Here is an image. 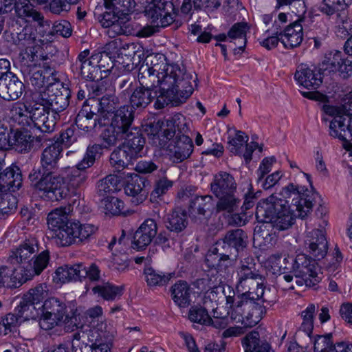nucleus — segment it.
<instances>
[{
	"label": "nucleus",
	"instance_id": "nucleus-1",
	"mask_svg": "<svg viewBox=\"0 0 352 352\" xmlns=\"http://www.w3.org/2000/svg\"><path fill=\"white\" fill-rule=\"evenodd\" d=\"M141 87L153 91L159 86L156 109L178 106L186 102L197 86V76L178 65H169L164 56L150 55L140 66L138 75Z\"/></svg>",
	"mask_w": 352,
	"mask_h": 352
},
{
	"label": "nucleus",
	"instance_id": "nucleus-2",
	"mask_svg": "<svg viewBox=\"0 0 352 352\" xmlns=\"http://www.w3.org/2000/svg\"><path fill=\"white\" fill-rule=\"evenodd\" d=\"M280 198L270 196L256 206L258 222L270 223L278 230H287L295 219H303L312 210L314 193L307 187L291 182L280 192Z\"/></svg>",
	"mask_w": 352,
	"mask_h": 352
},
{
	"label": "nucleus",
	"instance_id": "nucleus-3",
	"mask_svg": "<svg viewBox=\"0 0 352 352\" xmlns=\"http://www.w3.org/2000/svg\"><path fill=\"white\" fill-rule=\"evenodd\" d=\"M62 151V146L58 142L45 148L41 155L40 166L34 167L28 176L31 186L52 201L63 199L69 192L58 165Z\"/></svg>",
	"mask_w": 352,
	"mask_h": 352
},
{
	"label": "nucleus",
	"instance_id": "nucleus-4",
	"mask_svg": "<svg viewBox=\"0 0 352 352\" xmlns=\"http://www.w3.org/2000/svg\"><path fill=\"white\" fill-rule=\"evenodd\" d=\"M175 133L173 119L150 124L149 134L152 144L164 149L173 162L180 163L192 154L193 143L188 135L179 133L175 135Z\"/></svg>",
	"mask_w": 352,
	"mask_h": 352
},
{
	"label": "nucleus",
	"instance_id": "nucleus-5",
	"mask_svg": "<svg viewBox=\"0 0 352 352\" xmlns=\"http://www.w3.org/2000/svg\"><path fill=\"white\" fill-rule=\"evenodd\" d=\"M70 91L62 86L59 82L44 88L43 90L32 91L31 100L36 103L38 109H43L48 118H54L56 122V116L63 111L69 105Z\"/></svg>",
	"mask_w": 352,
	"mask_h": 352
},
{
	"label": "nucleus",
	"instance_id": "nucleus-6",
	"mask_svg": "<svg viewBox=\"0 0 352 352\" xmlns=\"http://www.w3.org/2000/svg\"><path fill=\"white\" fill-rule=\"evenodd\" d=\"M43 315L39 320V325L44 330H50L56 326L65 324L67 331H73L70 324L76 326V316L69 317L65 304L56 298L45 300L42 305Z\"/></svg>",
	"mask_w": 352,
	"mask_h": 352
},
{
	"label": "nucleus",
	"instance_id": "nucleus-7",
	"mask_svg": "<svg viewBox=\"0 0 352 352\" xmlns=\"http://www.w3.org/2000/svg\"><path fill=\"white\" fill-rule=\"evenodd\" d=\"M242 294L237 296V300L233 309L228 314L230 318L236 322H241L245 327H252L256 325L261 319L263 307L254 301V296H248Z\"/></svg>",
	"mask_w": 352,
	"mask_h": 352
},
{
	"label": "nucleus",
	"instance_id": "nucleus-8",
	"mask_svg": "<svg viewBox=\"0 0 352 352\" xmlns=\"http://www.w3.org/2000/svg\"><path fill=\"white\" fill-rule=\"evenodd\" d=\"M36 106V104L28 106L16 103L12 109L13 116L23 126H30L32 123L42 133L52 132L55 129L54 118H48V115L44 113L43 109H38Z\"/></svg>",
	"mask_w": 352,
	"mask_h": 352
},
{
	"label": "nucleus",
	"instance_id": "nucleus-9",
	"mask_svg": "<svg viewBox=\"0 0 352 352\" xmlns=\"http://www.w3.org/2000/svg\"><path fill=\"white\" fill-rule=\"evenodd\" d=\"M133 118V113L129 107L124 105L118 109L111 118L110 126L101 133V138L106 146H114L124 140L127 129L132 124Z\"/></svg>",
	"mask_w": 352,
	"mask_h": 352
},
{
	"label": "nucleus",
	"instance_id": "nucleus-10",
	"mask_svg": "<svg viewBox=\"0 0 352 352\" xmlns=\"http://www.w3.org/2000/svg\"><path fill=\"white\" fill-rule=\"evenodd\" d=\"M297 278V283L313 287L322 279L320 267L315 259L308 258L305 254H299L294 259V263L290 272Z\"/></svg>",
	"mask_w": 352,
	"mask_h": 352
},
{
	"label": "nucleus",
	"instance_id": "nucleus-11",
	"mask_svg": "<svg viewBox=\"0 0 352 352\" xmlns=\"http://www.w3.org/2000/svg\"><path fill=\"white\" fill-rule=\"evenodd\" d=\"M96 228L92 224H80L70 222L63 228L54 232L52 237L60 246H69L75 243L82 242L95 232Z\"/></svg>",
	"mask_w": 352,
	"mask_h": 352
},
{
	"label": "nucleus",
	"instance_id": "nucleus-12",
	"mask_svg": "<svg viewBox=\"0 0 352 352\" xmlns=\"http://www.w3.org/2000/svg\"><path fill=\"white\" fill-rule=\"evenodd\" d=\"M100 270L98 267L92 263L86 267L83 263H76L73 265H64L58 267L56 271L57 278L62 283L70 280H81L82 278H88L92 281L100 278Z\"/></svg>",
	"mask_w": 352,
	"mask_h": 352
},
{
	"label": "nucleus",
	"instance_id": "nucleus-13",
	"mask_svg": "<svg viewBox=\"0 0 352 352\" xmlns=\"http://www.w3.org/2000/svg\"><path fill=\"white\" fill-rule=\"evenodd\" d=\"M174 6L167 0H153L146 8V16L152 20L153 23L166 27L174 21L172 12Z\"/></svg>",
	"mask_w": 352,
	"mask_h": 352
},
{
	"label": "nucleus",
	"instance_id": "nucleus-14",
	"mask_svg": "<svg viewBox=\"0 0 352 352\" xmlns=\"http://www.w3.org/2000/svg\"><path fill=\"white\" fill-rule=\"evenodd\" d=\"M329 124V135L339 138L343 142V147L352 152V118L346 117L340 113L334 114Z\"/></svg>",
	"mask_w": 352,
	"mask_h": 352
},
{
	"label": "nucleus",
	"instance_id": "nucleus-15",
	"mask_svg": "<svg viewBox=\"0 0 352 352\" xmlns=\"http://www.w3.org/2000/svg\"><path fill=\"white\" fill-rule=\"evenodd\" d=\"M113 334L109 331L107 322L100 324L89 336L91 345H85L86 352H111Z\"/></svg>",
	"mask_w": 352,
	"mask_h": 352
},
{
	"label": "nucleus",
	"instance_id": "nucleus-16",
	"mask_svg": "<svg viewBox=\"0 0 352 352\" xmlns=\"http://www.w3.org/2000/svg\"><path fill=\"white\" fill-rule=\"evenodd\" d=\"M38 251V244L36 239H25L16 248L11 250L7 258V262L12 265V267H15V265H20L25 269Z\"/></svg>",
	"mask_w": 352,
	"mask_h": 352
},
{
	"label": "nucleus",
	"instance_id": "nucleus-17",
	"mask_svg": "<svg viewBox=\"0 0 352 352\" xmlns=\"http://www.w3.org/2000/svg\"><path fill=\"white\" fill-rule=\"evenodd\" d=\"M305 247L315 260H320L326 256L328 243L322 229H315L308 232L305 240Z\"/></svg>",
	"mask_w": 352,
	"mask_h": 352
},
{
	"label": "nucleus",
	"instance_id": "nucleus-18",
	"mask_svg": "<svg viewBox=\"0 0 352 352\" xmlns=\"http://www.w3.org/2000/svg\"><path fill=\"white\" fill-rule=\"evenodd\" d=\"M75 123L78 128L86 132L94 130L97 126L99 127L107 124L105 118L102 119L94 109V104L86 103L77 114Z\"/></svg>",
	"mask_w": 352,
	"mask_h": 352
},
{
	"label": "nucleus",
	"instance_id": "nucleus-19",
	"mask_svg": "<svg viewBox=\"0 0 352 352\" xmlns=\"http://www.w3.org/2000/svg\"><path fill=\"white\" fill-rule=\"evenodd\" d=\"M46 133L43 135L34 137L28 130L16 131L13 136V144L16 151L19 153H25L30 151L32 148L37 149L44 142L47 140Z\"/></svg>",
	"mask_w": 352,
	"mask_h": 352
},
{
	"label": "nucleus",
	"instance_id": "nucleus-20",
	"mask_svg": "<svg viewBox=\"0 0 352 352\" xmlns=\"http://www.w3.org/2000/svg\"><path fill=\"white\" fill-rule=\"evenodd\" d=\"M157 232V226L155 221L151 219L145 220L134 233L131 247L137 250L144 249L151 244Z\"/></svg>",
	"mask_w": 352,
	"mask_h": 352
},
{
	"label": "nucleus",
	"instance_id": "nucleus-21",
	"mask_svg": "<svg viewBox=\"0 0 352 352\" xmlns=\"http://www.w3.org/2000/svg\"><path fill=\"white\" fill-rule=\"evenodd\" d=\"M28 75L30 82L35 88L34 91L43 90L58 81L55 70L50 67L42 69L34 66L30 69Z\"/></svg>",
	"mask_w": 352,
	"mask_h": 352
},
{
	"label": "nucleus",
	"instance_id": "nucleus-22",
	"mask_svg": "<svg viewBox=\"0 0 352 352\" xmlns=\"http://www.w3.org/2000/svg\"><path fill=\"white\" fill-rule=\"evenodd\" d=\"M24 90L23 83L14 75H8L0 79V98L5 100L19 98Z\"/></svg>",
	"mask_w": 352,
	"mask_h": 352
},
{
	"label": "nucleus",
	"instance_id": "nucleus-23",
	"mask_svg": "<svg viewBox=\"0 0 352 352\" xmlns=\"http://www.w3.org/2000/svg\"><path fill=\"white\" fill-rule=\"evenodd\" d=\"M295 78L299 85L307 89H316L322 82L320 69H311L306 65H300L298 67L295 73Z\"/></svg>",
	"mask_w": 352,
	"mask_h": 352
},
{
	"label": "nucleus",
	"instance_id": "nucleus-24",
	"mask_svg": "<svg viewBox=\"0 0 352 352\" xmlns=\"http://www.w3.org/2000/svg\"><path fill=\"white\" fill-rule=\"evenodd\" d=\"M100 17V22L102 27L107 28V34L109 37L114 38L118 35L130 33V27L126 21H124V17L109 13H102Z\"/></svg>",
	"mask_w": 352,
	"mask_h": 352
},
{
	"label": "nucleus",
	"instance_id": "nucleus-25",
	"mask_svg": "<svg viewBox=\"0 0 352 352\" xmlns=\"http://www.w3.org/2000/svg\"><path fill=\"white\" fill-rule=\"evenodd\" d=\"M236 186L234 177L227 172H219L216 174L210 184L211 191L214 196L236 192Z\"/></svg>",
	"mask_w": 352,
	"mask_h": 352
},
{
	"label": "nucleus",
	"instance_id": "nucleus-26",
	"mask_svg": "<svg viewBox=\"0 0 352 352\" xmlns=\"http://www.w3.org/2000/svg\"><path fill=\"white\" fill-rule=\"evenodd\" d=\"M214 207L213 197L210 195L197 196L190 201V216L195 221H201L210 213Z\"/></svg>",
	"mask_w": 352,
	"mask_h": 352
},
{
	"label": "nucleus",
	"instance_id": "nucleus-27",
	"mask_svg": "<svg viewBox=\"0 0 352 352\" xmlns=\"http://www.w3.org/2000/svg\"><path fill=\"white\" fill-rule=\"evenodd\" d=\"M347 65L342 57V53L340 51H331L325 54L324 59L320 65V71L323 75L331 73H344Z\"/></svg>",
	"mask_w": 352,
	"mask_h": 352
},
{
	"label": "nucleus",
	"instance_id": "nucleus-28",
	"mask_svg": "<svg viewBox=\"0 0 352 352\" xmlns=\"http://www.w3.org/2000/svg\"><path fill=\"white\" fill-rule=\"evenodd\" d=\"M145 179L138 175L131 176L124 186V192L126 195L132 197L131 201L138 205L142 203L146 197V191L144 189Z\"/></svg>",
	"mask_w": 352,
	"mask_h": 352
},
{
	"label": "nucleus",
	"instance_id": "nucleus-29",
	"mask_svg": "<svg viewBox=\"0 0 352 352\" xmlns=\"http://www.w3.org/2000/svg\"><path fill=\"white\" fill-rule=\"evenodd\" d=\"M158 93L157 91H153L142 87L136 88L133 90L130 96L129 101L131 107H128L132 112V109H144L154 98L157 100V97L159 96Z\"/></svg>",
	"mask_w": 352,
	"mask_h": 352
},
{
	"label": "nucleus",
	"instance_id": "nucleus-30",
	"mask_svg": "<svg viewBox=\"0 0 352 352\" xmlns=\"http://www.w3.org/2000/svg\"><path fill=\"white\" fill-rule=\"evenodd\" d=\"M89 102H94V109L105 120L108 116H114L118 110V98L113 94H107L98 100H91Z\"/></svg>",
	"mask_w": 352,
	"mask_h": 352
},
{
	"label": "nucleus",
	"instance_id": "nucleus-31",
	"mask_svg": "<svg viewBox=\"0 0 352 352\" xmlns=\"http://www.w3.org/2000/svg\"><path fill=\"white\" fill-rule=\"evenodd\" d=\"M124 140L126 141L122 144L129 148L130 152L133 153V155L135 159L141 156L145 144V139L138 127L130 124V127H128Z\"/></svg>",
	"mask_w": 352,
	"mask_h": 352
},
{
	"label": "nucleus",
	"instance_id": "nucleus-32",
	"mask_svg": "<svg viewBox=\"0 0 352 352\" xmlns=\"http://www.w3.org/2000/svg\"><path fill=\"white\" fill-rule=\"evenodd\" d=\"M303 19L296 21L288 25L284 30L281 38V42L285 47L294 48L300 45L302 41V25L301 22Z\"/></svg>",
	"mask_w": 352,
	"mask_h": 352
},
{
	"label": "nucleus",
	"instance_id": "nucleus-33",
	"mask_svg": "<svg viewBox=\"0 0 352 352\" xmlns=\"http://www.w3.org/2000/svg\"><path fill=\"white\" fill-rule=\"evenodd\" d=\"M22 174L17 166H8V170L0 176V186L1 188L15 191L22 185Z\"/></svg>",
	"mask_w": 352,
	"mask_h": 352
},
{
	"label": "nucleus",
	"instance_id": "nucleus-34",
	"mask_svg": "<svg viewBox=\"0 0 352 352\" xmlns=\"http://www.w3.org/2000/svg\"><path fill=\"white\" fill-rule=\"evenodd\" d=\"M100 324V322L98 323L96 325H94L93 328H90L88 325H81L80 329H78L77 324L75 326L78 331L72 336V349L73 352H86V350H84V346L87 345L85 342L87 340L89 342V336L94 330H96V328ZM74 323L70 324V328L73 329V331L74 330Z\"/></svg>",
	"mask_w": 352,
	"mask_h": 352
},
{
	"label": "nucleus",
	"instance_id": "nucleus-35",
	"mask_svg": "<svg viewBox=\"0 0 352 352\" xmlns=\"http://www.w3.org/2000/svg\"><path fill=\"white\" fill-rule=\"evenodd\" d=\"M173 301L180 307H186L191 302L192 289L185 281L176 283L171 288Z\"/></svg>",
	"mask_w": 352,
	"mask_h": 352
},
{
	"label": "nucleus",
	"instance_id": "nucleus-36",
	"mask_svg": "<svg viewBox=\"0 0 352 352\" xmlns=\"http://www.w3.org/2000/svg\"><path fill=\"white\" fill-rule=\"evenodd\" d=\"M134 0H104L105 11L103 13L124 17L135 6Z\"/></svg>",
	"mask_w": 352,
	"mask_h": 352
},
{
	"label": "nucleus",
	"instance_id": "nucleus-37",
	"mask_svg": "<svg viewBox=\"0 0 352 352\" xmlns=\"http://www.w3.org/2000/svg\"><path fill=\"white\" fill-rule=\"evenodd\" d=\"M14 11L19 18L32 19L39 23L43 21V15L34 8V6L30 3V0H17Z\"/></svg>",
	"mask_w": 352,
	"mask_h": 352
},
{
	"label": "nucleus",
	"instance_id": "nucleus-38",
	"mask_svg": "<svg viewBox=\"0 0 352 352\" xmlns=\"http://www.w3.org/2000/svg\"><path fill=\"white\" fill-rule=\"evenodd\" d=\"M187 226L188 217L185 210L177 208L168 214L166 226L170 231L179 233L183 231Z\"/></svg>",
	"mask_w": 352,
	"mask_h": 352
},
{
	"label": "nucleus",
	"instance_id": "nucleus-39",
	"mask_svg": "<svg viewBox=\"0 0 352 352\" xmlns=\"http://www.w3.org/2000/svg\"><path fill=\"white\" fill-rule=\"evenodd\" d=\"M14 43L21 50L24 49L25 53L30 56L31 60H33L34 54L32 51L35 43V34L31 26L26 25L21 32L17 34Z\"/></svg>",
	"mask_w": 352,
	"mask_h": 352
},
{
	"label": "nucleus",
	"instance_id": "nucleus-40",
	"mask_svg": "<svg viewBox=\"0 0 352 352\" xmlns=\"http://www.w3.org/2000/svg\"><path fill=\"white\" fill-rule=\"evenodd\" d=\"M135 159L129 148L122 144L111 154L110 163L119 171L120 168H125Z\"/></svg>",
	"mask_w": 352,
	"mask_h": 352
},
{
	"label": "nucleus",
	"instance_id": "nucleus-41",
	"mask_svg": "<svg viewBox=\"0 0 352 352\" xmlns=\"http://www.w3.org/2000/svg\"><path fill=\"white\" fill-rule=\"evenodd\" d=\"M215 197L218 198L215 205L217 212L233 213L238 210L241 204V199L236 195V192Z\"/></svg>",
	"mask_w": 352,
	"mask_h": 352
},
{
	"label": "nucleus",
	"instance_id": "nucleus-42",
	"mask_svg": "<svg viewBox=\"0 0 352 352\" xmlns=\"http://www.w3.org/2000/svg\"><path fill=\"white\" fill-rule=\"evenodd\" d=\"M245 352H270V346L267 342H261L259 340V334L253 331L247 334L242 340Z\"/></svg>",
	"mask_w": 352,
	"mask_h": 352
},
{
	"label": "nucleus",
	"instance_id": "nucleus-43",
	"mask_svg": "<svg viewBox=\"0 0 352 352\" xmlns=\"http://www.w3.org/2000/svg\"><path fill=\"white\" fill-rule=\"evenodd\" d=\"M49 261L50 252L48 250H44L37 256L35 254L25 270L29 272L30 276L39 275L47 267Z\"/></svg>",
	"mask_w": 352,
	"mask_h": 352
},
{
	"label": "nucleus",
	"instance_id": "nucleus-44",
	"mask_svg": "<svg viewBox=\"0 0 352 352\" xmlns=\"http://www.w3.org/2000/svg\"><path fill=\"white\" fill-rule=\"evenodd\" d=\"M72 69L74 71H79L82 78L87 80L96 81L102 78V76L100 75V69L96 64V60L84 61L78 64V66L72 68Z\"/></svg>",
	"mask_w": 352,
	"mask_h": 352
},
{
	"label": "nucleus",
	"instance_id": "nucleus-45",
	"mask_svg": "<svg viewBox=\"0 0 352 352\" xmlns=\"http://www.w3.org/2000/svg\"><path fill=\"white\" fill-rule=\"evenodd\" d=\"M47 226L54 233L70 223L66 212L61 208H56L49 213L47 219Z\"/></svg>",
	"mask_w": 352,
	"mask_h": 352
},
{
	"label": "nucleus",
	"instance_id": "nucleus-46",
	"mask_svg": "<svg viewBox=\"0 0 352 352\" xmlns=\"http://www.w3.org/2000/svg\"><path fill=\"white\" fill-rule=\"evenodd\" d=\"M250 30L247 23L241 22L234 24L228 33V37L232 41L237 40L239 42V50H243L246 45V34Z\"/></svg>",
	"mask_w": 352,
	"mask_h": 352
},
{
	"label": "nucleus",
	"instance_id": "nucleus-47",
	"mask_svg": "<svg viewBox=\"0 0 352 352\" xmlns=\"http://www.w3.org/2000/svg\"><path fill=\"white\" fill-rule=\"evenodd\" d=\"M231 249H234L236 252L243 250L246 246L247 235L241 229H236L227 232L224 236Z\"/></svg>",
	"mask_w": 352,
	"mask_h": 352
},
{
	"label": "nucleus",
	"instance_id": "nucleus-48",
	"mask_svg": "<svg viewBox=\"0 0 352 352\" xmlns=\"http://www.w3.org/2000/svg\"><path fill=\"white\" fill-rule=\"evenodd\" d=\"M92 291L95 294H98L104 300H113L117 296H122L123 287L122 286H114L109 283H106L94 287Z\"/></svg>",
	"mask_w": 352,
	"mask_h": 352
},
{
	"label": "nucleus",
	"instance_id": "nucleus-49",
	"mask_svg": "<svg viewBox=\"0 0 352 352\" xmlns=\"http://www.w3.org/2000/svg\"><path fill=\"white\" fill-rule=\"evenodd\" d=\"M23 295L25 296V300L31 302L34 305H37L43 302L44 300H47L49 296V289L47 284L41 283L30 289Z\"/></svg>",
	"mask_w": 352,
	"mask_h": 352
},
{
	"label": "nucleus",
	"instance_id": "nucleus-50",
	"mask_svg": "<svg viewBox=\"0 0 352 352\" xmlns=\"http://www.w3.org/2000/svg\"><path fill=\"white\" fill-rule=\"evenodd\" d=\"M102 146L100 144L89 146L82 160L76 165L78 170H84L94 165L95 161L102 154Z\"/></svg>",
	"mask_w": 352,
	"mask_h": 352
},
{
	"label": "nucleus",
	"instance_id": "nucleus-51",
	"mask_svg": "<svg viewBox=\"0 0 352 352\" xmlns=\"http://www.w3.org/2000/svg\"><path fill=\"white\" fill-rule=\"evenodd\" d=\"M120 179L115 175H107L104 179L100 180L97 185L98 192L100 196H104L107 194L114 192L118 189Z\"/></svg>",
	"mask_w": 352,
	"mask_h": 352
},
{
	"label": "nucleus",
	"instance_id": "nucleus-52",
	"mask_svg": "<svg viewBox=\"0 0 352 352\" xmlns=\"http://www.w3.org/2000/svg\"><path fill=\"white\" fill-rule=\"evenodd\" d=\"M205 261L208 267L214 268L219 271L225 270L231 265V259H225L211 249L207 253Z\"/></svg>",
	"mask_w": 352,
	"mask_h": 352
},
{
	"label": "nucleus",
	"instance_id": "nucleus-53",
	"mask_svg": "<svg viewBox=\"0 0 352 352\" xmlns=\"http://www.w3.org/2000/svg\"><path fill=\"white\" fill-rule=\"evenodd\" d=\"M209 313L210 312L201 306H194L189 310L188 318L193 322L210 325L212 318Z\"/></svg>",
	"mask_w": 352,
	"mask_h": 352
},
{
	"label": "nucleus",
	"instance_id": "nucleus-54",
	"mask_svg": "<svg viewBox=\"0 0 352 352\" xmlns=\"http://www.w3.org/2000/svg\"><path fill=\"white\" fill-rule=\"evenodd\" d=\"M314 352H333L336 344L333 343L332 335H316L314 339Z\"/></svg>",
	"mask_w": 352,
	"mask_h": 352
},
{
	"label": "nucleus",
	"instance_id": "nucleus-55",
	"mask_svg": "<svg viewBox=\"0 0 352 352\" xmlns=\"http://www.w3.org/2000/svg\"><path fill=\"white\" fill-rule=\"evenodd\" d=\"M336 24L338 25V34L345 36L352 34V20L348 17L347 12L341 10L336 14Z\"/></svg>",
	"mask_w": 352,
	"mask_h": 352
},
{
	"label": "nucleus",
	"instance_id": "nucleus-56",
	"mask_svg": "<svg viewBox=\"0 0 352 352\" xmlns=\"http://www.w3.org/2000/svg\"><path fill=\"white\" fill-rule=\"evenodd\" d=\"M102 201L106 214L119 215L123 212L124 202L121 199L115 197L107 196Z\"/></svg>",
	"mask_w": 352,
	"mask_h": 352
},
{
	"label": "nucleus",
	"instance_id": "nucleus-57",
	"mask_svg": "<svg viewBox=\"0 0 352 352\" xmlns=\"http://www.w3.org/2000/svg\"><path fill=\"white\" fill-rule=\"evenodd\" d=\"M318 307L314 304L309 305L305 310L302 311L301 316L302 322L299 329H305L307 332L312 333L314 329V319L316 311H318Z\"/></svg>",
	"mask_w": 352,
	"mask_h": 352
},
{
	"label": "nucleus",
	"instance_id": "nucleus-58",
	"mask_svg": "<svg viewBox=\"0 0 352 352\" xmlns=\"http://www.w3.org/2000/svg\"><path fill=\"white\" fill-rule=\"evenodd\" d=\"M144 274L147 285L149 287L162 286L168 280V278L165 275L162 274L151 267L146 268Z\"/></svg>",
	"mask_w": 352,
	"mask_h": 352
},
{
	"label": "nucleus",
	"instance_id": "nucleus-59",
	"mask_svg": "<svg viewBox=\"0 0 352 352\" xmlns=\"http://www.w3.org/2000/svg\"><path fill=\"white\" fill-rule=\"evenodd\" d=\"M16 208V199L10 194L0 197V219L14 212Z\"/></svg>",
	"mask_w": 352,
	"mask_h": 352
},
{
	"label": "nucleus",
	"instance_id": "nucleus-60",
	"mask_svg": "<svg viewBox=\"0 0 352 352\" xmlns=\"http://www.w3.org/2000/svg\"><path fill=\"white\" fill-rule=\"evenodd\" d=\"M218 289H209L204 293L202 298V307L210 313H217L218 301Z\"/></svg>",
	"mask_w": 352,
	"mask_h": 352
},
{
	"label": "nucleus",
	"instance_id": "nucleus-61",
	"mask_svg": "<svg viewBox=\"0 0 352 352\" xmlns=\"http://www.w3.org/2000/svg\"><path fill=\"white\" fill-rule=\"evenodd\" d=\"M244 133L241 131H236L235 137L231 138L229 142V149L231 153L235 155L241 154V148L244 143H247L249 138L248 135L244 136Z\"/></svg>",
	"mask_w": 352,
	"mask_h": 352
},
{
	"label": "nucleus",
	"instance_id": "nucleus-62",
	"mask_svg": "<svg viewBox=\"0 0 352 352\" xmlns=\"http://www.w3.org/2000/svg\"><path fill=\"white\" fill-rule=\"evenodd\" d=\"M323 111L329 116H333L336 113H340L346 117L351 118L352 116V102L344 103L340 107H334L329 104L322 106Z\"/></svg>",
	"mask_w": 352,
	"mask_h": 352
},
{
	"label": "nucleus",
	"instance_id": "nucleus-63",
	"mask_svg": "<svg viewBox=\"0 0 352 352\" xmlns=\"http://www.w3.org/2000/svg\"><path fill=\"white\" fill-rule=\"evenodd\" d=\"M261 280V276L258 274L257 277L248 278L245 281L237 283L236 289L239 292H242V294H248V296H251V295L253 294L252 290H254L255 287L258 286V281Z\"/></svg>",
	"mask_w": 352,
	"mask_h": 352
},
{
	"label": "nucleus",
	"instance_id": "nucleus-64",
	"mask_svg": "<svg viewBox=\"0 0 352 352\" xmlns=\"http://www.w3.org/2000/svg\"><path fill=\"white\" fill-rule=\"evenodd\" d=\"M257 272L254 267V264L247 263H242L237 271L238 282L242 283L245 281L248 278L257 277Z\"/></svg>",
	"mask_w": 352,
	"mask_h": 352
}]
</instances>
